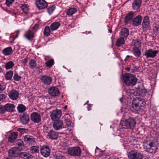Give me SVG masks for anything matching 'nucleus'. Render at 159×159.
Wrapping results in <instances>:
<instances>
[{"mask_svg":"<svg viewBox=\"0 0 159 159\" xmlns=\"http://www.w3.org/2000/svg\"><path fill=\"white\" fill-rule=\"evenodd\" d=\"M124 83L128 86L133 87L137 83L138 79L134 75L125 73L123 75Z\"/></svg>","mask_w":159,"mask_h":159,"instance_id":"obj_1","label":"nucleus"},{"mask_svg":"<svg viewBox=\"0 0 159 159\" xmlns=\"http://www.w3.org/2000/svg\"><path fill=\"white\" fill-rule=\"evenodd\" d=\"M121 124L123 128L133 129L135 127L136 122L135 119L129 117Z\"/></svg>","mask_w":159,"mask_h":159,"instance_id":"obj_2","label":"nucleus"},{"mask_svg":"<svg viewBox=\"0 0 159 159\" xmlns=\"http://www.w3.org/2000/svg\"><path fill=\"white\" fill-rule=\"evenodd\" d=\"M128 157L131 159H142L143 155L136 150H131L128 153Z\"/></svg>","mask_w":159,"mask_h":159,"instance_id":"obj_3","label":"nucleus"},{"mask_svg":"<svg viewBox=\"0 0 159 159\" xmlns=\"http://www.w3.org/2000/svg\"><path fill=\"white\" fill-rule=\"evenodd\" d=\"M68 152L71 155L78 157L81 155V150L79 147H74L69 148Z\"/></svg>","mask_w":159,"mask_h":159,"instance_id":"obj_4","label":"nucleus"},{"mask_svg":"<svg viewBox=\"0 0 159 159\" xmlns=\"http://www.w3.org/2000/svg\"><path fill=\"white\" fill-rule=\"evenodd\" d=\"M61 115L60 110L56 109L51 112L50 116L52 119L54 121L57 120L60 118Z\"/></svg>","mask_w":159,"mask_h":159,"instance_id":"obj_5","label":"nucleus"},{"mask_svg":"<svg viewBox=\"0 0 159 159\" xmlns=\"http://www.w3.org/2000/svg\"><path fill=\"white\" fill-rule=\"evenodd\" d=\"M157 149L158 148L154 143L150 142L146 147L145 151L148 153L153 154L155 153Z\"/></svg>","mask_w":159,"mask_h":159,"instance_id":"obj_6","label":"nucleus"},{"mask_svg":"<svg viewBox=\"0 0 159 159\" xmlns=\"http://www.w3.org/2000/svg\"><path fill=\"white\" fill-rule=\"evenodd\" d=\"M135 12L130 11L129 12L125 17L124 20L125 24H129L131 22L135 16Z\"/></svg>","mask_w":159,"mask_h":159,"instance_id":"obj_7","label":"nucleus"},{"mask_svg":"<svg viewBox=\"0 0 159 159\" xmlns=\"http://www.w3.org/2000/svg\"><path fill=\"white\" fill-rule=\"evenodd\" d=\"M24 138L25 142L28 145L31 146L34 145L36 143L35 139L33 136L27 134L25 135Z\"/></svg>","mask_w":159,"mask_h":159,"instance_id":"obj_8","label":"nucleus"},{"mask_svg":"<svg viewBox=\"0 0 159 159\" xmlns=\"http://www.w3.org/2000/svg\"><path fill=\"white\" fill-rule=\"evenodd\" d=\"M40 151L41 154L45 157L49 156L51 152L49 146L47 145H44L42 146Z\"/></svg>","mask_w":159,"mask_h":159,"instance_id":"obj_9","label":"nucleus"},{"mask_svg":"<svg viewBox=\"0 0 159 159\" xmlns=\"http://www.w3.org/2000/svg\"><path fill=\"white\" fill-rule=\"evenodd\" d=\"M31 120L35 123H38L41 121V117L38 112H33L30 115Z\"/></svg>","mask_w":159,"mask_h":159,"instance_id":"obj_10","label":"nucleus"},{"mask_svg":"<svg viewBox=\"0 0 159 159\" xmlns=\"http://www.w3.org/2000/svg\"><path fill=\"white\" fill-rule=\"evenodd\" d=\"M136 92L138 93L137 96L144 97L145 94L147 93V91L144 87L143 84H141L139 85L136 88Z\"/></svg>","mask_w":159,"mask_h":159,"instance_id":"obj_11","label":"nucleus"},{"mask_svg":"<svg viewBox=\"0 0 159 159\" xmlns=\"http://www.w3.org/2000/svg\"><path fill=\"white\" fill-rule=\"evenodd\" d=\"M158 52L159 51L158 50L153 51L152 49H149L145 50L144 55L147 58H154L156 56Z\"/></svg>","mask_w":159,"mask_h":159,"instance_id":"obj_12","label":"nucleus"},{"mask_svg":"<svg viewBox=\"0 0 159 159\" xmlns=\"http://www.w3.org/2000/svg\"><path fill=\"white\" fill-rule=\"evenodd\" d=\"M46 133L47 134V136L50 139L52 140H56L58 137V133L52 129H50L48 131H46Z\"/></svg>","mask_w":159,"mask_h":159,"instance_id":"obj_13","label":"nucleus"},{"mask_svg":"<svg viewBox=\"0 0 159 159\" xmlns=\"http://www.w3.org/2000/svg\"><path fill=\"white\" fill-rule=\"evenodd\" d=\"M36 5L39 10L46 8L48 6V3L44 0H37L36 2Z\"/></svg>","mask_w":159,"mask_h":159,"instance_id":"obj_14","label":"nucleus"},{"mask_svg":"<svg viewBox=\"0 0 159 159\" xmlns=\"http://www.w3.org/2000/svg\"><path fill=\"white\" fill-rule=\"evenodd\" d=\"M20 151L15 147L12 148L8 151L9 156L11 157H18L20 155Z\"/></svg>","mask_w":159,"mask_h":159,"instance_id":"obj_15","label":"nucleus"},{"mask_svg":"<svg viewBox=\"0 0 159 159\" xmlns=\"http://www.w3.org/2000/svg\"><path fill=\"white\" fill-rule=\"evenodd\" d=\"M40 80L44 84L47 85H49L52 81V78L47 75H41Z\"/></svg>","mask_w":159,"mask_h":159,"instance_id":"obj_16","label":"nucleus"},{"mask_svg":"<svg viewBox=\"0 0 159 159\" xmlns=\"http://www.w3.org/2000/svg\"><path fill=\"white\" fill-rule=\"evenodd\" d=\"M48 92L50 95L53 97L57 96L60 93L58 88L56 87H52L49 88Z\"/></svg>","mask_w":159,"mask_h":159,"instance_id":"obj_17","label":"nucleus"},{"mask_svg":"<svg viewBox=\"0 0 159 159\" xmlns=\"http://www.w3.org/2000/svg\"><path fill=\"white\" fill-rule=\"evenodd\" d=\"M142 17L141 15H139L135 17L132 20V25L135 26L140 25L142 22Z\"/></svg>","mask_w":159,"mask_h":159,"instance_id":"obj_18","label":"nucleus"},{"mask_svg":"<svg viewBox=\"0 0 159 159\" xmlns=\"http://www.w3.org/2000/svg\"><path fill=\"white\" fill-rule=\"evenodd\" d=\"M53 126L55 129L56 130H59L65 128L63 126V122L61 120L54 121L53 124Z\"/></svg>","mask_w":159,"mask_h":159,"instance_id":"obj_19","label":"nucleus"},{"mask_svg":"<svg viewBox=\"0 0 159 159\" xmlns=\"http://www.w3.org/2000/svg\"><path fill=\"white\" fill-rule=\"evenodd\" d=\"M19 92L17 90L13 89L8 93L9 98L12 100H16L19 97Z\"/></svg>","mask_w":159,"mask_h":159,"instance_id":"obj_20","label":"nucleus"},{"mask_svg":"<svg viewBox=\"0 0 159 159\" xmlns=\"http://www.w3.org/2000/svg\"><path fill=\"white\" fill-rule=\"evenodd\" d=\"M35 31L31 30H28L26 31L25 34L24 36L29 40L32 41L34 37V33Z\"/></svg>","mask_w":159,"mask_h":159,"instance_id":"obj_21","label":"nucleus"},{"mask_svg":"<svg viewBox=\"0 0 159 159\" xmlns=\"http://www.w3.org/2000/svg\"><path fill=\"white\" fill-rule=\"evenodd\" d=\"M142 27L143 29H148L150 26L149 18L148 16H145L143 17L142 23Z\"/></svg>","mask_w":159,"mask_h":159,"instance_id":"obj_22","label":"nucleus"},{"mask_svg":"<svg viewBox=\"0 0 159 159\" xmlns=\"http://www.w3.org/2000/svg\"><path fill=\"white\" fill-rule=\"evenodd\" d=\"M16 147L15 148H17L19 151H21L25 149V146L23 142L20 139H18L15 142Z\"/></svg>","mask_w":159,"mask_h":159,"instance_id":"obj_23","label":"nucleus"},{"mask_svg":"<svg viewBox=\"0 0 159 159\" xmlns=\"http://www.w3.org/2000/svg\"><path fill=\"white\" fill-rule=\"evenodd\" d=\"M18 133L17 132H12L8 136V142L10 143H13L17 138Z\"/></svg>","mask_w":159,"mask_h":159,"instance_id":"obj_24","label":"nucleus"},{"mask_svg":"<svg viewBox=\"0 0 159 159\" xmlns=\"http://www.w3.org/2000/svg\"><path fill=\"white\" fill-rule=\"evenodd\" d=\"M142 0H134L132 3V8L134 10H138L141 7Z\"/></svg>","mask_w":159,"mask_h":159,"instance_id":"obj_25","label":"nucleus"},{"mask_svg":"<svg viewBox=\"0 0 159 159\" xmlns=\"http://www.w3.org/2000/svg\"><path fill=\"white\" fill-rule=\"evenodd\" d=\"M132 106L133 109L138 113L142 112L143 111V108L134 100L132 101Z\"/></svg>","mask_w":159,"mask_h":159,"instance_id":"obj_26","label":"nucleus"},{"mask_svg":"<svg viewBox=\"0 0 159 159\" xmlns=\"http://www.w3.org/2000/svg\"><path fill=\"white\" fill-rule=\"evenodd\" d=\"M21 123L23 124H27L29 122L30 117L28 114L24 113L20 118Z\"/></svg>","mask_w":159,"mask_h":159,"instance_id":"obj_27","label":"nucleus"},{"mask_svg":"<svg viewBox=\"0 0 159 159\" xmlns=\"http://www.w3.org/2000/svg\"><path fill=\"white\" fill-rule=\"evenodd\" d=\"M135 102H136L140 106L143 108L145 106L146 103L145 100L143 99H141L140 98L136 97L133 99Z\"/></svg>","mask_w":159,"mask_h":159,"instance_id":"obj_28","label":"nucleus"},{"mask_svg":"<svg viewBox=\"0 0 159 159\" xmlns=\"http://www.w3.org/2000/svg\"><path fill=\"white\" fill-rule=\"evenodd\" d=\"M6 111L13 112L15 110V106L11 103H7L5 105Z\"/></svg>","mask_w":159,"mask_h":159,"instance_id":"obj_29","label":"nucleus"},{"mask_svg":"<svg viewBox=\"0 0 159 159\" xmlns=\"http://www.w3.org/2000/svg\"><path fill=\"white\" fill-rule=\"evenodd\" d=\"M29 66L31 70H33L35 68L37 70L39 67H37V63L36 61L34 59H31L29 62Z\"/></svg>","mask_w":159,"mask_h":159,"instance_id":"obj_30","label":"nucleus"},{"mask_svg":"<svg viewBox=\"0 0 159 159\" xmlns=\"http://www.w3.org/2000/svg\"><path fill=\"white\" fill-rule=\"evenodd\" d=\"M120 33L121 36L124 38H127L129 35V30L127 28H124L121 29Z\"/></svg>","mask_w":159,"mask_h":159,"instance_id":"obj_31","label":"nucleus"},{"mask_svg":"<svg viewBox=\"0 0 159 159\" xmlns=\"http://www.w3.org/2000/svg\"><path fill=\"white\" fill-rule=\"evenodd\" d=\"M126 95L129 97L133 96H137L138 93L136 91L133 89H129L126 90L125 91Z\"/></svg>","mask_w":159,"mask_h":159,"instance_id":"obj_32","label":"nucleus"},{"mask_svg":"<svg viewBox=\"0 0 159 159\" xmlns=\"http://www.w3.org/2000/svg\"><path fill=\"white\" fill-rule=\"evenodd\" d=\"M3 54L5 56H8L13 52V50L11 47H8L4 49L2 51Z\"/></svg>","mask_w":159,"mask_h":159,"instance_id":"obj_33","label":"nucleus"},{"mask_svg":"<svg viewBox=\"0 0 159 159\" xmlns=\"http://www.w3.org/2000/svg\"><path fill=\"white\" fill-rule=\"evenodd\" d=\"M61 24L59 22H54L52 23L50 26L51 30L52 31L57 30L60 26Z\"/></svg>","mask_w":159,"mask_h":159,"instance_id":"obj_34","label":"nucleus"},{"mask_svg":"<svg viewBox=\"0 0 159 159\" xmlns=\"http://www.w3.org/2000/svg\"><path fill=\"white\" fill-rule=\"evenodd\" d=\"M124 38L121 37L117 40L116 45L117 47H119L125 44V40Z\"/></svg>","mask_w":159,"mask_h":159,"instance_id":"obj_35","label":"nucleus"},{"mask_svg":"<svg viewBox=\"0 0 159 159\" xmlns=\"http://www.w3.org/2000/svg\"><path fill=\"white\" fill-rule=\"evenodd\" d=\"M30 152L33 154H37L39 153V150L38 147L33 146L30 148Z\"/></svg>","mask_w":159,"mask_h":159,"instance_id":"obj_36","label":"nucleus"},{"mask_svg":"<svg viewBox=\"0 0 159 159\" xmlns=\"http://www.w3.org/2000/svg\"><path fill=\"white\" fill-rule=\"evenodd\" d=\"M13 75V71L12 70H9L6 72L5 75V78L6 80H11Z\"/></svg>","mask_w":159,"mask_h":159,"instance_id":"obj_37","label":"nucleus"},{"mask_svg":"<svg viewBox=\"0 0 159 159\" xmlns=\"http://www.w3.org/2000/svg\"><path fill=\"white\" fill-rule=\"evenodd\" d=\"M21 10L25 14H27L29 12V6L27 4H22L20 6Z\"/></svg>","mask_w":159,"mask_h":159,"instance_id":"obj_38","label":"nucleus"},{"mask_svg":"<svg viewBox=\"0 0 159 159\" xmlns=\"http://www.w3.org/2000/svg\"><path fill=\"white\" fill-rule=\"evenodd\" d=\"M133 54L136 57H139L141 55L140 50L138 47H134L133 48Z\"/></svg>","mask_w":159,"mask_h":159,"instance_id":"obj_39","label":"nucleus"},{"mask_svg":"<svg viewBox=\"0 0 159 159\" xmlns=\"http://www.w3.org/2000/svg\"><path fill=\"white\" fill-rule=\"evenodd\" d=\"M20 155L23 159H31L32 158L30 154L25 152L21 153Z\"/></svg>","mask_w":159,"mask_h":159,"instance_id":"obj_40","label":"nucleus"},{"mask_svg":"<svg viewBox=\"0 0 159 159\" xmlns=\"http://www.w3.org/2000/svg\"><path fill=\"white\" fill-rule=\"evenodd\" d=\"M77 11L76 8H71L68 9L66 11V14L68 16H71Z\"/></svg>","mask_w":159,"mask_h":159,"instance_id":"obj_41","label":"nucleus"},{"mask_svg":"<svg viewBox=\"0 0 159 159\" xmlns=\"http://www.w3.org/2000/svg\"><path fill=\"white\" fill-rule=\"evenodd\" d=\"M17 110L19 113L24 112L26 110V107L23 104H20L18 105Z\"/></svg>","mask_w":159,"mask_h":159,"instance_id":"obj_42","label":"nucleus"},{"mask_svg":"<svg viewBox=\"0 0 159 159\" xmlns=\"http://www.w3.org/2000/svg\"><path fill=\"white\" fill-rule=\"evenodd\" d=\"M51 29L48 26H46L43 31V34L46 37H48L50 35Z\"/></svg>","mask_w":159,"mask_h":159,"instance_id":"obj_43","label":"nucleus"},{"mask_svg":"<svg viewBox=\"0 0 159 159\" xmlns=\"http://www.w3.org/2000/svg\"><path fill=\"white\" fill-rule=\"evenodd\" d=\"M14 66V64L11 61H9L6 63L5 67L6 70L11 69Z\"/></svg>","mask_w":159,"mask_h":159,"instance_id":"obj_44","label":"nucleus"},{"mask_svg":"<svg viewBox=\"0 0 159 159\" xmlns=\"http://www.w3.org/2000/svg\"><path fill=\"white\" fill-rule=\"evenodd\" d=\"M54 64V60L53 59H51L45 63L46 66L48 67L51 68Z\"/></svg>","mask_w":159,"mask_h":159,"instance_id":"obj_45","label":"nucleus"},{"mask_svg":"<svg viewBox=\"0 0 159 159\" xmlns=\"http://www.w3.org/2000/svg\"><path fill=\"white\" fill-rule=\"evenodd\" d=\"M55 5H52L49 6L48 9V12L50 14H51L55 10Z\"/></svg>","mask_w":159,"mask_h":159,"instance_id":"obj_46","label":"nucleus"},{"mask_svg":"<svg viewBox=\"0 0 159 159\" xmlns=\"http://www.w3.org/2000/svg\"><path fill=\"white\" fill-rule=\"evenodd\" d=\"M22 78L21 76H19L17 73H15L13 76V79L17 81L20 80Z\"/></svg>","mask_w":159,"mask_h":159,"instance_id":"obj_47","label":"nucleus"},{"mask_svg":"<svg viewBox=\"0 0 159 159\" xmlns=\"http://www.w3.org/2000/svg\"><path fill=\"white\" fill-rule=\"evenodd\" d=\"M5 1L6 2L5 4L8 7L11 6L15 1V0H5Z\"/></svg>","mask_w":159,"mask_h":159,"instance_id":"obj_48","label":"nucleus"},{"mask_svg":"<svg viewBox=\"0 0 159 159\" xmlns=\"http://www.w3.org/2000/svg\"><path fill=\"white\" fill-rule=\"evenodd\" d=\"M17 130L21 134H23L25 133H27L28 129L25 128H19L17 129Z\"/></svg>","mask_w":159,"mask_h":159,"instance_id":"obj_49","label":"nucleus"},{"mask_svg":"<svg viewBox=\"0 0 159 159\" xmlns=\"http://www.w3.org/2000/svg\"><path fill=\"white\" fill-rule=\"evenodd\" d=\"M6 88L5 85L3 83L0 84V93H2Z\"/></svg>","mask_w":159,"mask_h":159,"instance_id":"obj_50","label":"nucleus"},{"mask_svg":"<svg viewBox=\"0 0 159 159\" xmlns=\"http://www.w3.org/2000/svg\"><path fill=\"white\" fill-rule=\"evenodd\" d=\"M6 112V110L5 106H3L0 105V114H4Z\"/></svg>","mask_w":159,"mask_h":159,"instance_id":"obj_51","label":"nucleus"},{"mask_svg":"<svg viewBox=\"0 0 159 159\" xmlns=\"http://www.w3.org/2000/svg\"><path fill=\"white\" fill-rule=\"evenodd\" d=\"M39 26V24L37 23L35 24L32 27V30H31L34 31L35 32L38 29Z\"/></svg>","mask_w":159,"mask_h":159,"instance_id":"obj_52","label":"nucleus"},{"mask_svg":"<svg viewBox=\"0 0 159 159\" xmlns=\"http://www.w3.org/2000/svg\"><path fill=\"white\" fill-rule=\"evenodd\" d=\"M133 43L134 44V45L136 46H140L141 44V43L138 40H134Z\"/></svg>","mask_w":159,"mask_h":159,"instance_id":"obj_53","label":"nucleus"},{"mask_svg":"<svg viewBox=\"0 0 159 159\" xmlns=\"http://www.w3.org/2000/svg\"><path fill=\"white\" fill-rule=\"evenodd\" d=\"M153 31L154 33H157L159 31V26L157 25L154 26L153 29Z\"/></svg>","mask_w":159,"mask_h":159,"instance_id":"obj_54","label":"nucleus"},{"mask_svg":"<svg viewBox=\"0 0 159 159\" xmlns=\"http://www.w3.org/2000/svg\"><path fill=\"white\" fill-rule=\"evenodd\" d=\"M56 159H66V158L63 155L60 154L57 156Z\"/></svg>","mask_w":159,"mask_h":159,"instance_id":"obj_55","label":"nucleus"},{"mask_svg":"<svg viewBox=\"0 0 159 159\" xmlns=\"http://www.w3.org/2000/svg\"><path fill=\"white\" fill-rule=\"evenodd\" d=\"M139 67L138 66H134L133 67L132 69V71L133 73L135 72H138L139 70Z\"/></svg>","mask_w":159,"mask_h":159,"instance_id":"obj_56","label":"nucleus"},{"mask_svg":"<svg viewBox=\"0 0 159 159\" xmlns=\"http://www.w3.org/2000/svg\"><path fill=\"white\" fill-rule=\"evenodd\" d=\"M65 121L66 122V125L69 126L71 125V121L69 119H65Z\"/></svg>","mask_w":159,"mask_h":159,"instance_id":"obj_57","label":"nucleus"},{"mask_svg":"<svg viewBox=\"0 0 159 159\" xmlns=\"http://www.w3.org/2000/svg\"><path fill=\"white\" fill-rule=\"evenodd\" d=\"M6 98V96L4 94H1L0 95V101H3Z\"/></svg>","mask_w":159,"mask_h":159,"instance_id":"obj_58","label":"nucleus"},{"mask_svg":"<svg viewBox=\"0 0 159 159\" xmlns=\"http://www.w3.org/2000/svg\"><path fill=\"white\" fill-rule=\"evenodd\" d=\"M28 57H26L22 61V62L24 64V65H25L26 63L27 62L28 60Z\"/></svg>","mask_w":159,"mask_h":159,"instance_id":"obj_59","label":"nucleus"},{"mask_svg":"<svg viewBox=\"0 0 159 159\" xmlns=\"http://www.w3.org/2000/svg\"><path fill=\"white\" fill-rule=\"evenodd\" d=\"M19 32H20L19 30H16L15 32V35H14V36L15 37H14L13 40H14L16 38L18 37V35L19 34Z\"/></svg>","mask_w":159,"mask_h":159,"instance_id":"obj_60","label":"nucleus"},{"mask_svg":"<svg viewBox=\"0 0 159 159\" xmlns=\"http://www.w3.org/2000/svg\"><path fill=\"white\" fill-rule=\"evenodd\" d=\"M132 57L131 56H130L129 55H127L124 60L126 62L127 61H129V58H131Z\"/></svg>","mask_w":159,"mask_h":159,"instance_id":"obj_61","label":"nucleus"},{"mask_svg":"<svg viewBox=\"0 0 159 159\" xmlns=\"http://www.w3.org/2000/svg\"><path fill=\"white\" fill-rule=\"evenodd\" d=\"M92 105L91 104H88L87 109L88 111H89L91 110V107Z\"/></svg>","mask_w":159,"mask_h":159,"instance_id":"obj_62","label":"nucleus"},{"mask_svg":"<svg viewBox=\"0 0 159 159\" xmlns=\"http://www.w3.org/2000/svg\"><path fill=\"white\" fill-rule=\"evenodd\" d=\"M43 129H44V131H44L45 133H46L45 132L46 131H48V127L46 125L43 126Z\"/></svg>","mask_w":159,"mask_h":159,"instance_id":"obj_63","label":"nucleus"},{"mask_svg":"<svg viewBox=\"0 0 159 159\" xmlns=\"http://www.w3.org/2000/svg\"><path fill=\"white\" fill-rule=\"evenodd\" d=\"M108 159H116L115 156H113L110 157Z\"/></svg>","mask_w":159,"mask_h":159,"instance_id":"obj_64","label":"nucleus"}]
</instances>
